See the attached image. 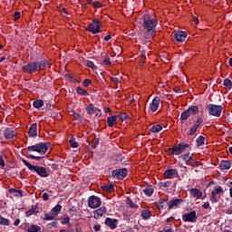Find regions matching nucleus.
Here are the masks:
<instances>
[{"label":"nucleus","instance_id":"393cba45","mask_svg":"<svg viewBox=\"0 0 232 232\" xmlns=\"http://www.w3.org/2000/svg\"><path fill=\"white\" fill-rule=\"evenodd\" d=\"M111 175H128V169H117L111 171Z\"/></svg>","mask_w":232,"mask_h":232},{"label":"nucleus","instance_id":"13d9d810","mask_svg":"<svg viewBox=\"0 0 232 232\" xmlns=\"http://www.w3.org/2000/svg\"><path fill=\"white\" fill-rule=\"evenodd\" d=\"M91 83H92V81L90 79L83 80V85L84 86L88 87V86L91 85Z\"/></svg>","mask_w":232,"mask_h":232},{"label":"nucleus","instance_id":"79ce46f5","mask_svg":"<svg viewBox=\"0 0 232 232\" xmlns=\"http://www.w3.org/2000/svg\"><path fill=\"white\" fill-rule=\"evenodd\" d=\"M111 82H113L115 84L116 88H119V82H121V81H122V78L111 76Z\"/></svg>","mask_w":232,"mask_h":232},{"label":"nucleus","instance_id":"e2e57ef3","mask_svg":"<svg viewBox=\"0 0 232 232\" xmlns=\"http://www.w3.org/2000/svg\"><path fill=\"white\" fill-rule=\"evenodd\" d=\"M0 168H5V159L0 156Z\"/></svg>","mask_w":232,"mask_h":232},{"label":"nucleus","instance_id":"7ed1b4c3","mask_svg":"<svg viewBox=\"0 0 232 232\" xmlns=\"http://www.w3.org/2000/svg\"><path fill=\"white\" fill-rule=\"evenodd\" d=\"M186 150L191 151V143L180 142L174 147L165 149V152L169 157H173L174 155H182Z\"/></svg>","mask_w":232,"mask_h":232},{"label":"nucleus","instance_id":"0eeeda50","mask_svg":"<svg viewBox=\"0 0 232 232\" xmlns=\"http://www.w3.org/2000/svg\"><path fill=\"white\" fill-rule=\"evenodd\" d=\"M87 32L91 34H100L101 33V21L98 19L92 20V22L85 28Z\"/></svg>","mask_w":232,"mask_h":232},{"label":"nucleus","instance_id":"5701e85b","mask_svg":"<svg viewBox=\"0 0 232 232\" xmlns=\"http://www.w3.org/2000/svg\"><path fill=\"white\" fill-rule=\"evenodd\" d=\"M219 168L222 170L229 169V168H231V161L226 160H221L219 164Z\"/></svg>","mask_w":232,"mask_h":232},{"label":"nucleus","instance_id":"69168bd1","mask_svg":"<svg viewBox=\"0 0 232 232\" xmlns=\"http://www.w3.org/2000/svg\"><path fill=\"white\" fill-rule=\"evenodd\" d=\"M63 224H70V218L69 217L63 218Z\"/></svg>","mask_w":232,"mask_h":232},{"label":"nucleus","instance_id":"f03ea898","mask_svg":"<svg viewBox=\"0 0 232 232\" xmlns=\"http://www.w3.org/2000/svg\"><path fill=\"white\" fill-rule=\"evenodd\" d=\"M46 66L49 68L52 66V63H50V62L46 59L41 60L40 62H31L22 67V72L28 74L37 73V72H42V70H44Z\"/></svg>","mask_w":232,"mask_h":232},{"label":"nucleus","instance_id":"bb28decb","mask_svg":"<svg viewBox=\"0 0 232 232\" xmlns=\"http://www.w3.org/2000/svg\"><path fill=\"white\" fill-rule=\"evenodd\" d=\"M187 111L189 113L190 116L197 115L198 113V106H197V105L190 106V107H188Z\"/></svg>","mask_w":232,"mask_h":232},{"label":"nucleus","instance_id":"423d86ee","mask_svg":"<svg viewBox=\"0 0 232 232\" xmlns=\"http://www.w3.org/2000/svg\"><path fill=\"white\" fill-rule=\"evenodd\" d=\"M22 162L28 168V169H30V171H34L37 175H46V169L44 167L32 165L24 159L22 160Z\"/></svg>","mask_w":232,"mask_h":232},{"label":"nucleus","instance_id":"09e8293b","mask_svg":"<svg viewBox=\"0 0 232 232\" xmlns=\"http://www.w3.org/2000/svg\"><path fill=\"white\" fill-rule=\"evenodd\" d=\"M202 122H204V121L202 120V118H200V117H198V119H197V121H196V122H195V124H194V127H196V128H200V125L202 124Z\"/></svg>","mask_w":232,"mask_h":232},{"label":"nucleus","instance_id":"9b49d317","mask_svg":"<svg viewBox=\"0 0 232 232\" xmlns=\"http://www.w3.org/2000/svg\"><path fill=\"white\" fill-rule=\"evenodd\" d=\"M197 212L195 210L190 211L189 213H186L183 215L182 220L183 222H197Z\"/></svg>","mask_w":232,"mask_h":232},{"label":"nucleus","instance_id":"412c9836","mask_svg":"<svg viewBox=\"0 0 232 232\" xmlns=\"http://www.w3.org/2000/svg\"><path fill=\"white\" fill-rule=\"evenodd\" d=\"M38 206L33 205L31 208L25 212V217H32V215H37L39 213V210H37Z\"/></svg>","mask_w":232,"mask_h":232},{"label":"nucleus","instance_id":"4d7b16f0","mask_svg":"<svg viewBox=\"0 0 232 232\" xmlns=\"http://www.w3.org/2000/svg\"><path fill=\"white\" fill-rule=\"evenodd\" d=\"M113 179H126V175H112Z\"/></svg>","mask_w":232,"mask_h":232},{"label":"nucleus","instance_id":"ea45409f","mask_svg":"<svg viewBox=\"0 0 232 232\" xmlns=\"http://www.w3.org/2000/svg\"><path fill=\"white\" fill-rule=\"evenodd\" d=\"M69 144L71 148H79V143L75 141V138L73 136L70 138Z\"/></svg>","mask_w":232,"mask_h":232},{"label":"nucleus","instance_id":"9d476101","mask_svg":"<svg viewBox=\"0 0 232 232\" xmlns=\"http://www.w3.org/2000/svg\"><path fill=\"white\" fill-rule=\"evenodd\" d=\"M88 115H96V117H101L102 112L101 110L93 105V103H90L86 108H85Z\"/></svg>","mask_w":232,"mask_h":232},{"label":"nucleus","instance_id":"ddd939ff","mask_svg":"<svg viewBox=\"0 0 232 232\" xmlns=\"http://www.w3.org/2000/svg\"><path fill=\"white\" fill-rule=\"evenodd\" d=\"M92 213H93V218H95V220H99V218H101L102 215H106V213H108V208L102 206L100 208L93 210Z\"/></svg>","mask_w":232,"mask_h":232},{"label":"nucleus","instance_id":"58836bf2","mask_svg":"<svg viewBox=\"0 0 232 232\" xmlns=\"http://www.w3.org/2000/svg\"><path fill=\"white\" fill-rule=\"evenodd\" d=\"M151 133H159L162 131V127L160 125H154L150 128Z\"/></svg>","mask_w":232,"mask_h":232},{"label":"nucleus","instance_id":"b1692460","mask_svg":"<svg viewBox=\"0 0 232 232\" xmlns=\"http://www.w3.org/2000/svg\"><path fill=\"white\" fill-rule=\"evenodd\" d=\"M190 195L194 197V198H202V191L198 188H192L190 190Z\"/></svg>","mask_w":232,"mask_h":232},{"label":"nucleus","instance_id":"f8f14e48","mask_svg":"<svg viewBox=\"0 0 232 232\" xmlns=\"http://www.w3.org/2000/svg\"><path fill=\"white\" fill-rule=\"evenodd\" d=\"M186 37H188V33L184 31H176L173 39L174 41H177V43H184L186 41Z\"/></svg>","mask_w":232,"mask_h":232},{"label":"nucleus","instance_id":"c03bdc74","mask_svg":"<svg viewBox=\"0 0 232 232\" xmlns=\"http://www.w3.org/2000/svg\"><path fill=\"white\" fill-rule=\"evenodd\" d=\"M26 159H31L32 160H37L38 162H40V160H43V157H41V156H34L32 154H28L26 156Z\"/></svg>","mask_w":232,"mask_h":232},{"label":"nucleus","instance_id":"f257e3e1","mask_svg":"<svg viewBox=\"0 0 232 232\" xmlns=\"http://www.w3.org/2000/svg\"><path fill=\"white\" fill-rule=\"evenodd\" d=\"M159 21L151 14H144L141 19V26L143 28L146 39H153L157 35V26Z\"/></svg>","mask_w":232,"mask_h":232},{"label":"nucleus","instance_id":"6e6d98bb","mask_svg":"<svg viewBox=\"0 0 232 232\" xmlns=\"http://www.w3.org/2000/svg\"><path fill=\"white\" fill-rule=\"evenodd\" d=\"M14 21H19V19H21V13L14 12Z\"/></svg>","mask_w":232,"mask_h":232},{"label":"nucleus","instance_id":"39448f33","mask_svg":"<svg viewBox=\"0 0 232 232\" xmlns=\"http://www.w3.org/2000/svg\"><path fill=\"white\" fill-rule=\"evenodd\" d=\"M207 110L208 115H211L212 117H220V115H222V110H224V107H222V105L209 103L207 105Z\"/></svg>","mask_w":232,"mask_h":232},{"label":"nucleus","instance_id":"de8ad7c7","mask_svg":"<svg viewBox=\"0 0 232 232\" xmlns=\"http://www.w3.org/2000/svg\"><path fill=\"white\" fill-rule=\"evenodd\" d=\"M69 213L71 214V217H74V215H77V208H75V206H72L69 208Z\"/></svg>","mask_w":232,"mask_h":232},{"label":"nucleus","instance_id":"cd10ccee","mask_svg":"<svg viewBox=\"0 0 232 232\" xmlns=\"http://www.w3.org/2000/svg\"><path fill=\"white\" fill-rule=\"evenodd\" d=\"M169 202L166 200L160 199L157 203L158 209L160 211V209H166L168 208Z\"/></svg>","mask_w":232,"mask_h":232},{"label":"nucleus","instance_id":"6ab92c4d","mask_svg":"<svg viewBox=\"0 0 232 232\" xmlns=\"http://www.w3.org/2000/svg\"><path fill=\"white\" fill-rule=\"evenodd\" d=\"M182 160L186 162L188 166L191 165V161L193 160V154L190 152L185 153L181 155Z\"/></svg>","mask_w":232,"mask_h":232},{"label":"nucleus","instance_id":"5fc2aeb1","mask_svg":"<svg viewBox=\"0 0 232 232\" xmlns=\"http://www.w3.org/2000/svg\"><path fill=\"white\" fill-rule=\"evenodd\" d=\"M87 66H88V68H92V70H94L95 63H93V62H92V61H87Z\"/></svg>","mask_w":232,"mask_h":232},{"label":"nucleus","instance_id":"338daca9","mask_svg":"<svg viewBox=\"0 0 232 232\" xmlns=\"http://www.w3.org/2000/svg\"><path fill=\"white\" fill-rule=\"evenodd\" d=\"M202 208H203V209H208V208H209V201L205 202L202 205Z\"/></svg>","mask_w":232,"mask_h":232},{"label":"nucleus","instance_id":"f3484780","mask_svg":"<svg viewBox=\"0 0 232 232\" xmlns=\"http://www.w3.org/2000/svg\"><path fill=\"white\" fill-rule=\"evenodd\" d=\"M28 135L31 139H35V137H37V123H33L30 126Z\"/></svg>","mask_w":232,"mask_h":232},{"label":"nucleus","instance_id":"c85d7f7f","mask_svg":"<svg viewBox=\"0 0 232 232\" xmlns=\"http://www.w3.org/2000/svg\"><path fill=\"white\" fill-rule=\"evenodd\" d=\"M198 148L206 144V138L204 136H198L196 140Z\"/></svg>","mask_w":232,"mask_h":232},{"label":"nucleus","instance_id":"72a5a7b5","mask_svg":"<svg viewBox=\"0 0 232 232\" xmlns=\"http://www.w3.org/2000/svg\"><path fill=\"white\" fill-rule=\"evenodd\" d=\"M34 108L39 109L44 106V102L43 100H36L33 102Z\"/></svg>","mask_w":232,"mask_h":232},{"label":"nucleus","instance_id":"2f4dec72","mask_svg":"<svg viewBox=\"0 0 232 232\" xmlns=\"http://www.w3.org/2000/svg\"><path fill=\"white\" fill-rule=\"evenodd\" d=\"M189 117H191V116H190L189 112L188 111V110L183 111L180 115V120H181L182 124H184V121H188V119H189Z\"/></svg>","mask_w":232,"mask_h":232},{"label":"nucleus","instance_id":"680f3d73","mask_svg":"<svg viewBox=\"0 0 232 232\" xmlns=\"http://www.w3.org/2000/svg\"><path fill=\"white\" fill-rule=\"evenodd\" d=\"M44 200H50V195H48V193L44 192L42 196Z\"/></svg>","mask_w":232,"mask_h":232},{"label":"nucleus","instance_id":"4be33fe9","mask_svg":"<svg viewBox=\"0 0 232 232\" xmlns=\"http://www.w3.org/2000/svg\"><path fill=\"white\" fill-rule=\"evenodd\" d=\"M102 189L103 191H106L107 193H111V191H113V189H115V185L113 184V182L105 184V185L102 186Z\"/></svg>","mask_w":232,"mask_h":232},{"label":"nucleus","instance_id":"6e6552de","mask_svg":"<svg viewBox=\"0 0 232 232\" xmlns=\"http://www.w3.org/2000/svg\"><path fill=\"white\" fill-rule=\"evenodd\" d=\"M222 191H224V189L222 188V187L218 186L215 187L214 189L211 191V195H210V202H212V204H217L218 202H219L220 198L218 197L219 193H222Z\"/></svg>","mask_w":232,"mask_h":232},{"label":"nucleus","instance_id":"37998d69","mask_svg":"<svg viewBox=\"0 0 232 232\" xmlns=\"http://www.w3.org/2000/svg\"><path fill=\"white\" fill-rule=\"evenodd\" d=\"M127 204L129 206V208H131V209H137L139 208L138 205L134 204L133 201L131 200V198H127Z\"/></svg>","mask_w":232,"mask_h":232},{"label":"nucleus","instance_id":"603ef678","mask_svg":"<svg viewBox=\"0 0 232 232\" xmlns=\"http://www.w3.org/2000/svg\"><path fill=\"white\" fill-rule=\"evenodd\" d=\"M72 116L74 121H81V114L75 112V111H72Z\"/></svg>","mask_w":232,"mask_h":232},{"label":"nucleus","instance_id":"49530a36","mask_svg":"<svg viewBox=\"0 0 232 232\" xmlns=\"http://www.w3.org/2000/svg\"><path fill=\"white\" fill-rule=\"evenodd\" d=\"M197 130H198V129L197 127H195V125H193V127L188 130V135L190 137H193V135H195L197 133Z\"/></svg>","mask_w":232,"mask_h":232},{"label":"nucleus","instance_id":"4c0bfd02","mask_svg":"<svg viewBox=\"0 0 232 232\" xmlns=\"http://www.w3.org/2000/svg\"><path fill=\"white\" fill-rule=\"evenodd\" d=\"M163 175H179V170L177 169H169L165 170Z\"/></svg>","mask_w":232,"mask_h":232},{"label":"nucleus","instance_id":"2eb2a0df","mask_svg":"<svg viewBox=\"0 0 232 232\" xmlns=\"http://www.w3.org/2000/svg\"><path fill=\"white\" fill-rule=\"evenodd\" d=\"M159 106H160V98L156 96L150 103V111L153 112L157 111L159 110Z\"/></svg>","mask_w":232,"mask_h":232},{"label":"nucleus","instance_id":"473e14b6","mask_svg":"<svg viewBox=\"0 0 232 232\" xmlns=\"http://www.w3.org/2000/svg\"><path fill=\"white\" fill-rule=\"evenodd\" d=\"M9 193L14 195V197H23V190H17L15 188H10Z\"/></svg>","mask_w":232,"mask_h":232},{"label":"nucleus","instance_id":"bf43d9fd","mask_svg":"<svg viewBox=\"0 0 232 232\" xmlns=\"http://www.w3.org/2000/svg\"><path fill=\"white\" fill-rule=\"evenodd\" d=\"M159 232H173V227H166L163 230H160Z\"/></svg>","mask_w":232,"mask_h":232},{"label":"nucleus","instance_id":"4468645a","mask_svg":"<svg viewBox=\"0 0 232 232\" xmlns=\"http://www.w3.org/2000/svg\"><path fill=\"white\" fill-rule=\"evenodd\" d=\"M104 224H105V226H108V227H110V229H117L119 220L115 219V218L113 219L111 218H106Z\"/></svg>","mask_w":232,"mask_h":232},{"label":"nucleus","instance_id":"0e129e2a","mask_svg":"<svg viewBox=\"0 0 232 232\" xmlns=\"http://www.w3.org/2000/svg\"><path fill=\"white\" fill-rule=\"evenodd\" d=\"M92 6L93 8H101V2H93Z\"/></svg>","mask_w":232,"mask_h":232},{"label":"nucleus","instance_id":"a19ab883","mask_svg":"<svg viewBox=\"0 0 232 232\" xmlns=\"http://www.w3.org/2000/svg\"><path fill=\"white\" fill-rule=\"evenodd\" d=\"M44 220H55V216L52 214V211L49 213H45L44 218H43Z\"/></svg>","mask_w":232,"mask_h":232},{"label":"nucleus","instance_id":"3c124183","mask_svg":"<svg viewBox=\"0 0 232 232\" xmlns=\"http://www.w3.org/2000/svg\"><path fill=\"white\" fill-rule=\"evenodd\" d=\"M102 64L105 66H110V64H111V61H110V56H107L103 61H102Z\"/></svg>","mask_w":232,"mask_h":232},{"label":"nucleus","instance_id":"a211bd4d","mask_svg":"<svg viewBox=\"0 0 232 232\" xmlns=\"http://www.w3.org/2000/svg\"><path fill=\"white\" fill-rule=\"evenodd\" d=\"M184 202V199L182 198H176L172 199L169 202V209H173L174 208H177V206H179V204H182Z\"/></svg>","mask_w":232,"mask_h":232},{"label":"nucleus","instance_id":"774afa93","mask_svg":"<svg viewBox=\"0 0 232 232\" xmlns=\"http://www.w3.org/2000/svg\"><path fill=\"white\" fill-rule=\"evenodd\" d=\"M93 229H94L95 232L101 231V225H94Z\"/></svg>","mask_w":232,"mask_h":232},{"label":"nucleus","instance_id":"e433bc0d","mask_svg":"<svg viewBox=\"0 0 232 232\" xmlns=\"http://www.w3.org/2000/svg\"><path fill=\"white\" fill-rule=\"evenodd\" d=\"M0 226H10V219L0 215Z\"/></svg>","mask_w":232,"mask_h":232},{"label":"nucleus","instance_id":"8fccbe9b","mask_svg":"<svg viewBox=\"0 0 232 232\" xmlns=\"http://www.w3.org/2000/svg\"><path fill=\"white\" fill-rule=\"evenodd\" d=\"M99 142H100L99 138H94L92 140V150H95V148H97V146H99Z\"/></svg>","mask_w":232,"mask_h":232},{"label":"nucleus","instance_id":"7c9ffc66","mask_svg":"<svg viewBox=\"0 0 232 232\" xmlns=\"http://www.w3.org/2000/svg\"><path fill=\"white\" fill-rule=\"evenodd\" d=\"M141 217H142L143 220H150V218H151V211L142 210Z\"/></svg>","mask_w":232,"mask_h":232},{"label":"nucleus","instance_id":"1a4fd4ad","mask_svg":"<svg viewBox=\"0 0 232 232\" xmlns=\"http://www.w3.org/2000/svg\"><path fill=\"white\" fill-rule=\"evenodd\" d=\"M101 204H102V201L99 197L91 196L88 198V207L91 208V209H97V208H101Z\"/></svg>","mask_w":232,"mask_h":232},{"label":"nucleus","instance_id":"864d4df0","mask_svg":"<svg viewBox=\"0 0 232 232\" xmlns=\"http://www.w3.org/2000/svg\"><path fill=\"white\" fill-rule=\"evenodd\" d=\"M129 117L128 113L119 115V118L121 119V121H128Z\"/></svg>","mask_w":232,"mask_h":232},{"label":"nucleus","instance_id":"052dcab7","mask_svg":"<svg viewBox=\"0 0 232 232\" xmlns=\"http://www.w3.org/2000/svg\"><path fill=\"white\" fill-rule=\"evenodd\" d=\"M161 188H169V181H165L160 183Z\"/></svg>","mask_w":232,"mask_h":232},{"label":"nucleus","instance_id":"20e7f679","mask_svg":"<svg viewBox=\"0 0 232 232\" xmlns=\"http://www.w3.org/2000/svg\"><path fill=\"white\" fill-rule=\"evenodd\" d=\"M49 146V142H40L35 145L27 147L25 150L26 151H36V153H39L40 155H44L48 151Z\"/></svg>","mask_w":232,"mask_h":232},{"label":"nucleus","instance_id":"c9c22d12","mask_svg":"<svg viewBox=\"0 0 232 232\" xmlns=\"http://www.w3.org/2000/svg\"><path fill=\"white\" fill-rule=\"evenodd\" d=\"M39 231H41V227L34 224L27 228V232H39Z\"/></svg>","mask_w":232,"mask_h":232},{"label":"nucleus","instance_id":"aec40b11","mask_svg":"<svg viewBox=\"0 0 232 232\" xmlns=\"http://www.w3.org/2000/svg\"><path fill=\"white\" fill-rule=\"evenodd\" d=\"M119 117L120 116L113 115V116H110V117L107 118V124H108L109 128H113V126H115Z\"/></svg>","mask_w":232,"mask_h":232},{"label":"nucleus","instance_id":"dca6fc26","mask_svg":"<svg viewBox=\"0 0 232 232\" xmlns=\"http://www.w3.org/2000/svg\"><path fill=\"white\" fill-rule=\"evenodd\" d=\"M4 135L7 140H12V139H14V137H15V135H17V133H15V130H14L10 128H6L4 130Z\"/></svg>","mask_w":232,"mask_h":232},{"label":"nucleus","instance_id":"f704fd0d","mask_svg":"<svg viewBox=\"0 0 232 232\" xmlns=\"http://www.w3.org/2000/svg\"><path fill=\"white\" fill-rule=\"evenodd\" d=\"M76 92L79 95H83V97H88V95H90L88 91L82 89L81 86L77 87Z\"/></svg>","mask_w":232,"mask_h":232},{"label":"nucleus","instance_id":"a18cd8bd","mask_svg":"<svg viewBox=\"0 0 232 232\" xmlns=\"http://www.w3.org/2000/svg\"><path fill=\"white\" fill-rule=\"evenodd\" d=\"M223 84L226 86V88H228V90H231L232 88V82L230 79L227 78L224 80Z\"/></svg>","mask_w":232,"mask_h":232},{"label":"nucleus","instance_id":"c756f323","mask_svg":"<svg viewBox=\"0 0 232 232\" xmlns=\"http://www.w3.org/2000/svg\"><path fill=\"white\" fill-rule=\"evenodd\" d=\"M153 191L154 189L152 186H149L143 189V193L146 197H151V195H153Z\"/></svg>","mask_w":232,"mask_h":232},{"label":"nucleus","instance_id":"a878e982","mask_svg":"<svg viewBox=\"0 0 232 232\" xmlns=\"http://www.w3.org/2000/svg\"><path fill=\"white\" fill-rule=\"evenodd\" d=\"M61 211H63V206H61L59 204L51 209V212H52V214H53L54 217H57L59 215V213H61Z\"/></svg>","mask_w":232,"mask_h":232}]
</instances>
